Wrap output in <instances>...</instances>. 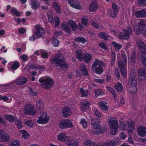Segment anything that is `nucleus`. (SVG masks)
<instances>
[{"label": "nucleus", "instance_id": "1", "mask_svg": "<svg viewBox=\"0 0 146 146\" xmlns=\"http://www.w3.org/2000/svg\"><path fill=\"white\" fill-rule=\"evenodd\" d=\"M50 61L51 64H55L56 65L58 66L60 68H66L68 67L64 56L61 54L55 55L50 59Z\"/></svg>", "mask_w": 146, "mask_h": 146}, {"label": "nucleus", "instance_id": "2", "mask_svg": "<svg viewBox=\"0 0 146 146\" xmlns=\"http://www.w3.org/2000/svg\"><path fill=\"white\" fill-rule=\"evenodd\" d=\"M128 91L131 93L134 94L137 90V79L135 74H131L128 80V83L127 86Z\"/></svg>", "mask_w": 146, "mask_h": 146}, {"label": "nucleus", "instance_id": "3", "mask_svg": "<svg viewBox=\"0 0 146 146\" xmlns=\"http://www.w3.org/2000/svg\"><path fill=\"white\" fill-rule=\"evenodd\" d=\"M137 46L141 52V60L145 67L146 66V46L145 44L139 39L137 41Z\"/></svg>", "mask_w": 146, "mask_h": 146}, {"label": "nucleus", "instance_id": "4", "mask_svg": "<svg viewBox=\"0 0 146 146\" xmlns=\"http://www.w3.org/2000/svg\"><path fill=\"white\" fill-rule=\"evenodd\" d=\"M121 56L123 62L122 60H120L118 62V64L121 74L123 76L125 77L127 75L126 68L127 63V57L124 52H123L121 54Z\"/></svg>", "mask_w": 146, "mask_h": 146}, {"label": "nucleus", "instance_id": "5", "mask_svg": "<svg viewBox=\"0 0 146 146\" xmlns=\"http://www.w3.org/2000/svg\"><path fill=\"white\" fill-rule=\"evenodd\" d=\"M39 82L42 83V87L46 89H48L51 87L53 84L52 79L48 77H47L46 78L41 77L39 79Z\"/></svg>", "mask_w": 146, "mask_h": 146}, {"label": "nucleus", "instance_id": "6", "mask_svg": "<svg viewBox=\"0 0 146 146\" xmlns=\"http://www.w3.org/2000/svg\"><path fill=\"white\" fill-rule=\"evenodd\" d=\"M58 125L60 128L62 129L72 127L73 126V125L71 123V121L67 119L61 120Z\"/></svg>", "mask_w": 146, "mask_h": 146}, {"label": "nucleus", "instance_id": "7", "mask_svg": "<svg viewBox=\"0 0 146 146\" xmlns=\"http://www.w3.org/2000/svg\"><path fill=\"white\" fill-rule=\"evenodd\" d=\"M128 29H124L123 30V33H120L119 35V38L121 39L124 38L127 39L130 36L131 33V27H129Z\"/></svg>", "mask_w": 146, "mask_h": 146}, {"label": "nucleus", "instance_id": "8", "mask_svg": "<svg viewBox=\"0 0 146 146\" xmlns=\"http://www.w3.org/2000/svg\"><path fill=\"white\" fill-rule=\"evenodd\" d=\"M44 33V30L42 27L39 25H36L35 26L34 34L37 36L36 38L42 37Z\"/></svg>", "mask_w": 146, "mask_h": 146}, {"label": "nucleus", "instance_id": "9", "mask_svg": "<svg viewBox=\"0 0 146 146\" xmlns=\"http://www.w3.org/2000/svg\"><path fill=\"white\" fill-rule=\"evenodd\" d=\"M49 120V116L46 113L44 112L39 117L37 121V122L40 124L46 123L48 122Z\"/></svg>", "mask_w": 146, "mask_h": 146}, {"label": "nucleus", "instance_id": "10", "mask_svg": "<svg viewBox=\"0 0 146 146\" xmlns=\"http://www.w3.org/2000/svg\"><path fill=\"white\" fill-rule=\"evenodd\" d=\"M25 113L29 115H34L35 112L34 109V106L31 104L26 106L24 107Z\"/></svg>", "mask_w": 146, "mask_h": 146}, {"label": "nucleus", "instance_id": "11", "mask_svg": "<svg viewBox=\"0 0 146 146\" xmlns=\"http://www.w3.org/2000/svg\"><path fill=\"white\" fill-rule=\"evenodd\" d=\"M108 122L110 127L111 129H113L114 128H118L119 125L118 124V122L115 119L111 118L108 121Z\"/></svg>", "mask_w": 146, "mask_h": 146}, {"label": "nucleus", "instance_id": "12", "mask_svg": "<svg viewBox=\"0 0 146 146\" xmlns=\"http://www.w3.org/2000/svg\"><path fill=\"white\" fill-rule=\"evenodd\" d=\"M9 138V134L4 131H1L0 132V141L5 142Z\"/></svg>", "mask_w": 146, "mask_h": 146}, {"label": "nucleus", "instance_id": "13", "mask_svg": "<svg viewBox=\"0 0 146 146\" xmlns=\"http://www.w3.org/2000/svg\"><path fill=\"white\" fill-rule=\"evenodd\" d=\"M69 4L72 7L77 9H81L82 7L80 4L76 0H68Z\"/></svg>", "mask_w": 146, "mask_h": 146}, {"label": "nucleus", "instance_id": "14", "mask_svg": "<svg viewBox=\"0 0 146 146\" xmlns=\"http://www.w3.org/2000/svg\"><path fill=\"white\" fill-rule=\"evenodd\" d=\"M146 21L143 19H141L139 22V26L141 27L142 33L145 36H146Z\"/></svg>", "mask_w": 146, "mask_h": 146}, {"label": "nucleus", "instance_id": "15", "mask_svg": "<svg viewBox=\"0 0 146 146\" xmlns=\"http://www.w3.org/2000/svg\"><path fill=\"white\" fill-rule=\"evenodd\" d=\"M70 137L66 136L64 133H61L57 136V139L61 142H65L67 143L68 141L70 140Z\"/></svg>", "mask_w": 146, "mask_h": 146}, {"label": "nucleus", "instance_id": "16", "mask_svg": "<svg viewBox=\"0 0 146 146\" xmlns=\"http://www.w3.org/2000/svg\"><path fill=\"white\" fill-rule=\"evenodd\" d=\"M112 9L113 14H111V12L110 11H108V14L113 18H115L117 16V13L118 11V7L115 3H113L112 5Z\"/></svg>", "mask_w": 146, "mask_h": 146}, {"label": "nucleus", "instance_id": "17", "mask_svg": "<svg viewBox=\"0 0 146 146\" xmlns=\"http://www.w3.org/2000/svg\"><path fill=\"white\" fill-rule=\"evenodd\" d=\"M91 123L93 127L96 129H100L101 128V125L98 119H92Z\"/></svg>", "mask_w": 146, "mask_h": 146}, {"label": "nucleus", "instance_id": "18", "mask_svg": "<svg viewBox=\"0 0 146 146\" xmlns=\"http://www.w3.org/2000/svg\"><path fill=\"white\" fill-rule=\"evenodd\" d=\"M139 79L141 80L142 79H145L146 77V69L143 68H140L138 69V71Z\"/></svg>", "mask_w": 146, "mask_h": 146}, {"label": "nucleus", "instance_id": "19", "mask_svg": "<svg viewBox=\"0 0 146 146\" xmlns=\"http://www.w3.org/2000/svg\"><path fill=\"white\" fill-rule=\"evenodd\" d=\"M137 134L141 137H145L146 135V128L143 126L139 127L137 129Z\"/></svg>", "mask_w": 146, "mask_h": 146}, {"label": "nucleus", "instance_id": "20", "mask_svg": "<svg viewBox=\"0 0 146 146\" xmlns=\"http://www.w3.org/2000/svg\"><path fill=\"white\" fill-rule=\"evenodd\" d=\"M62 112L63 116L66 117L71 115V112L70 109L68 106H65L62 110Z\"/></svg>", "mask_w": 146, "mask_h": 146}, {"label": "nucleus", "instance_id": "21", "mask_svg": "<svg viewBox=\"0 0 146 146\" xmlns=\"http://www.w3.org/2000/svg\"><path fill=\"white\" fill-rule=\"evenodd\" d=\"M15 83L19 86L25 84L27 81V79L26 78L23 76H20L15 80Z\"/></svg>", "mask_w": 146, "mask_h": 146}, {"label": "nucleus", "instance_id": "22", "mask_svg": "<svg viewBox=\"0 0 146 146\" xmlns=\"http://www.w3.org/2000/svg\"><path fill=\"white\" fill-rule=\"evenodd\" d=\"M97 65L99 66H100L105 67L106 66V64L102 61L99 60L95 58V60L93 63L92 66V68H95Z\"/></svg>", "mask_w": 146, "mask_h": 146}, {"label": "nucleus", "instance_id": "23", "mask_svg": "<svg viewBox=\"0 0 146 146\" xmlns=\"http://www.w3.org/2000/svg\"><path fill=\"white\" fill-rule=\"evenodd\" d=\"M135 16L137 18L145 17L146 16V10L145 9H143L136 11L135 13Z\"/></svg>", "mask_w": 146, "mask_h": 146}, {"label": "nucleus", "instance_id": "24", "mask_svg": "<svg viewBox=\"0 0 146 146\" xmlns=\"http://www.w3.org/2000/svg\"><path fill=\"white\" fill-rule=\"evenodd\" d=\"M29 67L30 69L33 70L34 69L36 70H45V67L43 65H38L35 64H31L29 66Z\"/></svg>", "mask_w": 146, "mask_h": 146}, {"label": "nucleus", "instance_id": "25", "mask_svg": "<svg viewBox=\"0 0 146 146\" xmlns=\"http://www.w3.org/2000/svg\"><path fill=\"white\" fill-rule=\"evenodd\" d=\"M99 105L100 109L104 111H106L108 109V104L105 101L101 102L99 103Z\"/></svg>", "mask_w": 146, "mask_h": 146}, {"label": "nucleus", "instance_id": "26", "mask_svg": "<svg viewBox=\"0 0 146 146\" xmlns=\"http://www.w3.org/2000/svg\"><path fill=\"white\" fill-rule=\"evenodd\" d=\"M83 58L85 62L88 64L91 61L92 56L90 54L86 53L84 54Z\"/></svg>", "mask_w": 146, "mask_h": 146}, {"label": "nucleus", "instance_id": "27", "mask_svg": "<svg viewBox=\"0 0 146 146\" xmlns=\"http://www.w3.org/2000/svg\"><path fill=\"white\" fill-rule=\"evenodd\" d=\"M31 7L35 10H36L37 7L40 6V3L37 0H31Z\"/></svg>", "mask_w": 146, "mask_h": 146}, {"label": "nucleus", "instance_id": "28", "mask_svg": "<svg viewBox=\"0 0 146 146\" xmlns=\"http://www.w3.org/2000/svg\"><path fill=\"white\" fill-rule=\"evenodd\" d=\"M61 27L62 29L66 32L68 34L70 33L71 32V29L66 23H63Z\"/></svg>", "mask_w": 146, "mask_h": 146}, {"label": "nucleus", "instance_id": "29", "mask_svg": "<svg viewBox=\"0 0 146 146\" xmlns=\"http://www.w3.org/2000/svg\"><path fill=\"white\" fill-rule=\"evenodd\" d=\"M127 125L129 127L128 130L130 132L134 128V123L132 120L129 119L127 121Z\"/></svg>", "mask_w": 146, "mask_h": 146}, {"label": "nucleus", "instance_id": "30", "mask_svg": "<svg viewBox=\"0 0 146 146\" xmlns=\"http://www.w3.org/2000/svg\"><path fill=\"white\" fill-rule=\"evenodd\" d=\"M68 23L73 31H75L76 30L77 26L74 21L72 20H70L68 21Z\"/></svg>", "mask_w": 146, "mask_h": 146}, {"label": "nucleus", "instance_id": "31", "mask_svg": "<svg viewBox=\"0 0 146 146\" xmlns=\"http://www.w3.org/2000/svg\"><path fill=\"white\" fill-rule=\"evenodd\" d=\"M94 93L95 95L94 97L95 98H97L98 96H102L104 95L105 94V93L103 91V90L100 88L95 90Z\"/></svg>", "mask_w": 146, "mask_h": 146}, {"label": "nucleus", "instance_id": "32", "mask_svg": "<svg viewBox=\"0 0 146 146\" xmlns=\"http://www.w3.org/2000/svg\"><path fill=\"white\" fill-rule=\"evenodd\" d=\"M98 8V6L97 3L95 2H92L89 7V11L91 12L95 11Z\"/></svg>", "mask_w": 146, "mask_h": 146}, {"label": "nucleus", "instance_id": "33", "mask_svg": "<svg viewBox=\"0 0 146 146\" xmlns=\"http://www.w3.org/2000/svg\"><path fill=\"white\" fill-rule=\"evenodd\" d=\"M66 144L69 146H78V143L77 141L74 139L71 140L70 138V140L67 142Z\"/></svg>", "mask_w": 146, "mask_h": 146}, {"label": "nucleus", "instance_id": "34", "mask_svg": "<svg viewBox=\"0 0 146 146\" xmlns=\"http://www.w3.org/2000/svg\"><path fill=\"white\" fill-rule=\"evenodd\" d=\"M36 107L39 110L43 109L44 108V105L43 101L40 99L38 100L36 102Z\"/></svg>", "mask_w": 146, "mask_h": 146}, {"label": "nucleus", "instance_id": "35", "mask_svg": "<svg viewBox=\"0 0 146 146\" xmlns=\"http://www.w3.org/2000/svg\"><path fill=\"white\" fill-rule=\"evenodd\" d=\"M53 7L55 9L56 12L58 13H61L60 8L58 3H54L53 4Z\"/></svg>", "mask_w": 146, "mask_h": 146}, {"label": "nucleus", "instance_id": "36", "mask_svg": "<svg viewBox=\"0 0 146 146\" xmlns=\"http://www.w3.org/2000/svg\"><path fill=\"white\" fill-rule=\"evenodd\" d=\"M80 70L82 71L84 75L85 76H87L88 74V72L84 65L82 64H80Z\"/></svg>", "mask_w": 146, "mask_h": 146}, {"label": "nucleus", "instance_id": "37", "mask_svg": "<svg viewBox=\"0 0 146 146\" xmlns=\"http://www.w3.org/2000/svg\"><path fill=\"white\" fill-rule=\"evenodd\" d=\"M21 134L22 135V137L25 139H28L29 135L28 132L24 130H21L20 131Z\"/></svg>", "mask_w": 146, "mask_h": 146}, {"label": "nucleus", "instance_id": "38", "mask_svg": "<svg viewBox=\"0 0 146 146\" xmlns=\"http://www.w3.org/2000/svg\"><path fill=\"white\" fill-rule=\"evenodd\" d=\"M115 88L118 92H121L123 89V86L122 84L119 82L117 83V84L114 86Z\"/></svg>", "mask_w": 146, "mask_h": 146}, {"label": "nucleus", "instance_id": "39", "mask_svg": "<svg viewBox=\"0 0 146 146\" xmlns=\"http://www.w3.org/2000/svg\"><path fill=\"white\" fill-rule=\"evenodd\" d=\"M82 51L81 50H79L76 51V57L78 60H81L82 59Z\"/></svg>", "mask_w": 146, "mask_h": 146}, {"label": "nucleus", "instance_id": "40", "mask_svg": "<svg viewBox=\"0 0 146 146\" xmlns=\"http://www.w3.org/2000/svg\"><path fill=\"white\" fill-rule=\"evenodd\" d=\"M19 66L20 64L18 62L15 61L13 63L10 68L13 70H16L19 67Z\"/></svg>", "mask_w": 146, "mask_h": 146}, {"label": "nucleus", "instance_id": "41", "mask_svg": "<svg viewBox=\"0 0 146 146\" xmlns=\"http://www.w3.org/2000/svg\"><path fill=\"white\" fill-rule=\"evenodd\" d=\"M98 36L99 37L106 40H107L108 39V35L104 33H100L98 35Z\"/></svg>", "mask_w": 146, "mask_h": 146}, {"label": "nucleus", "instance_id": "42", "mask_svg": "<svg viewBox=\"0 0 146 146\" xmlns=\"http://www.w3.org/2000/svg\"><path fill=\"white\" fill-rule=\"evenodd\" d=\"M79 92L81 94L82 97H86L88 95L87 91L84 90L82 88H80Z\"/></svg>", "mask_w": 146, "mask_h": 146}, {"label": "nucleus", "instance_id": "43", "mask_svg": "<svg viewBox=\"0 0 146 146\" xmlns=\"http://www.w3.org/2000/svg\"><path fill=\"white\" fill-rule=\"evenodd\" d=\"M81 103V105L84 108L87 109L90 106V104L88 101L83 102Z\"/></svg>", "mask_w": 146, "mask_h": 146}, {"label": "nucleus", "instance_id": "44", "mask_svg": "<svg viewBox=\"0 0 146 146\" xmlns=\"http://www.w3.org/2000/svg\"><path fill=\"white\" fill-rule=\"evenodd\" d=\"M25 123L26 125L30 127H32L34 125V121L32 119H29L27 120Z\"/></svg>", "mask_w": 146, "mask_h": 146}, {"label": "nucleus", "instance_id": "45", "mask_svg": "<svg viewBox=\"0 0 146 146\" xmlns=\"http://www.w3.org/2000/svg\"><path fill=\"white\" fill-rule=\"evenodd\" d=\"M75 41L77 42H81L84 43L87 41L83 37H78L75 38Z\"/></svg>", "mask_w": 146, "mask_h": 146}, {"label": "nucleus", "instance_id": "46", "mask_svg": "<svg viewBox=\"0 0 146 146\" xmlns=\"http://www.w3.org/2000/svg\"><path fill=\"white\" fill-rule=\"evenodd\" d=\"M112 43L115 48L118 50H120L122 47V45L121 44L117 43L114 41L112 42Z\"/></svg>", "mask_w": 146, "mask_h": 146}, {"label": "nucleus", "instance_id": "47", "mask_svg": "<svg viewBox=\"0 0 146 146\" xmlns=\"http://www.w3.org/2000/svg\"><path fill=\"white\" fill-rule=\"evenodd\" d=\"M94 145V142L90 140L86 141L84 143V146H93Z\"/></svg>", "mask_w": 146, "mask_h": 146}, {"label": "nucleus", "instance_id": "48", "mask_svg": "<svg viewBox=\"0 0 146 146\" xmlns=\"http://www.w3.org/2000/svg\"><path fill=\"white\" fill-rule=\"evenodd\" d=\"M104 70L103 68L101 67H97L95 69V71L98 74H102Z\"/></svg>", "mask_w": 146, "mask_h": 146}, {"label": "nucleus", "instance_id": "49", "mask_svg": "<svg viewBox=\"0 0 146 146\" xmlns=\"http://www.w3.org/2000/svg\"><path fill=\"white\" fill-rule=\"evenodd\" d=\"M80 123L82 125L84 128L85 129L87 127V123L84 119H81Z\"/></svg>", "mask_w": 146, "mask_h": 146}, {"label": "nucleus", "instance_id": "50", "mask_svg": "<svg viewBox=\"0 0 146 146\" xmlns=\"http://www.w3.org/2000/svg\"><path fill=\"white\" fill-rule=\"evenodd\" d=\"M5 117L8 121L11 122H13L15 120L14 117L11 115H7Z\"/></svg>", "mask_w": 146, "mask_h": 146}, {"label": "nucleus", "instance_id": "51", "mask_svg": "<svg viewBox=\"0 0 146 146\" xmlns=\"http://www.w3.org/2000/svg\"><path fill=\"white\" fill-rule=\"evenodd\" d=\"M11 11L12 13L13 14L16 16H19L21 15L20 13L17 11L16 8H12Z\"/></svg>", "mask_w": 146, "mask_h": 146}, {"label": "nucleus", "instance_id": "52", "mask_svg": "<svg viewBox=\"0 0 146 146\" xmlns=\"http://www.w3.org/2000/svg\"><path fill=\"white\" fill-rule=\"evenodd\" d=\"M107 90L111 93L113 95V97H115V93H116L112 88L110 87H106Z\"/></svg>", "mask_w": 146, "mask_h": 146}, {"label": "nucleus", "instance_id": "53", "mask_svg": "<svg viewBox=\"0 0 146 146\" xmlns=\"http://www.w3.org/2000/svg\"><path fill=\"white\" fill-rule=\"evenodd\" d=\"M134 31L137 35H139L141 33V27L139 26H136L134 27Z\"/></svg>", "mask_w": 146, "mask_h": 146}, {"label": "nucleus", "instance_id": "54", "mask_svg": "<svg viewBox=\"0 0 146 146\" xmlns=\"http://www.w3.org/2000/svg\"><path fill=\"white\" fill-rule=\"evenodd\" d=\"M115 144V142L111 141L105 143L104 145L105 146H114Z\"/></svg>", "mask_w": 146, "mask_h": 146}, {"label": "nucleus", "instance_id": "55", "mask_svg": "<svg viewBox=\"0 0 146 146\" xmlns=\"http://www.w3.org/2000/svg\"><path fill=\"white\" fill-rule=\"evenodd\" d=\"M15 123L17 127L19 129H21L22 128V126L21 124V122L19 120H16L15 121Z\"/></svg>", "mask_w": 146, "mask_h": 146}, {"label": "nucleus", "instance_id": "56", "mask_svg": "<svg viewBox=\"0 0 146 146\" xmlns=\"http://www.w3.org/2000/svg\"><path fill=\"white\" fill-rule=\"evenodd\" d=\"M48 17V20L49 22L53 23V17L52 14L51 13H49L47 14Z\"/></svg>", "mask_w": 146, "mask_h": 146}, {"label": "nucleus", "instance_id": "57", "mask_svg": "<svg viewBox=\"0 0 146 146\" xmlns=\"http://www.w3.org/2000/svg\"><path fill=\"white\" fill-rule=\"evenodd\" d=\"M135 54L134 53L131 56L130 58V61L132 63H134L135 62Z\"/></svg>", "mask_w": 146, "mask_h": 146}, {"label": "nucleus", "instance_id": "58", "mask_svg": "<svg viewBox=\"0 0 146 146\" xmlns=\"http://www.w3.org/2000/svg\"><path fill=\"white\" fill-rule=\"evenodd\" d=\"M59 41L57 39H54L52 40L53 44L55 47H57L59 45Z\"/></svg>", "mask_w": 146, "mask_h": 146}, {"label": "nucleus", "instance_id": "59", "mask_svg": "<svg viewBox=\"0 0 146 146\" xmlns=\"http://www.w3.org/2000/svg\"><path fill=\"white\" fill-rule=\"evenodd\" d=\"M146 0H138V4L140 6H143L146 3Z\"/></svg>", "mask_w": 146, "mask_h": 146}, {"label": "nucleus", "instance_id": "60", "mask_svg": "<svg viewBox=\"0 0 146 146\" xmlns=\"http://www.w3.org/2000/svg\"><path fill=\"white\" fill-rule=\"evenodd\" d=\"M10 146H19V143L18 141H15L11 142Z\"/></svg>", "mask_w": 146, "mask_h": 146}, {"label": "nucleus", "instance_id": "61", "mask_svg": "<svg viewBox=\"0 0 146 146\" xmlns=\"http://www.w3.org/2000/svg\"><path fill=\"white\" fill-rule=\"evenodd\" d=\"M55 20V27H57L59 25L60 23V20L59 18L57 17L54 18Z\"/></svg>", "mask_w": 146, "mask_h": 146}, {"label": "nucleus", "instance_id": "62", "mask_svg": "<svg viewBox=\"0 0 146 146\" xmlns=\"http://www.w3.org/2000/svg\"><path fill=\"white\" fill-rule=\"evenodd\" d=\"M41 56L43 58H48V55L46 52H43L41 54Z\"/></svg>", "mask_w": 146, "mask_h": 146}, {"label": "nucleus", "instance_id": "63", "mask_svg": "<svg viewBox=\"0 0 146 146\" xmlns=\"http://www.w3.org/2000/svg\"><path fill=\"white\" fill-rule=\"evenodd\" d=\"M82 23L84 25H87L88 23V19L87 18H83L81 20Z\"/></svg>", "mask_w": 146, "mask_h": 146}, {"label": "nucleus", "instance_id": "64", "mask_svg": "<svg viewBox=\"0 0 146 146\" xmlns=\"http://www.w3.org/2000/svg\"><path fill=\"white\" fill-rule=\"evenodd\" d=\"M118 129L114 128L110 130V133L111 135H114L116 134L117 133Z\"/></svg>", "mask_w": 146, "mask_h": 146}]
</instances>
